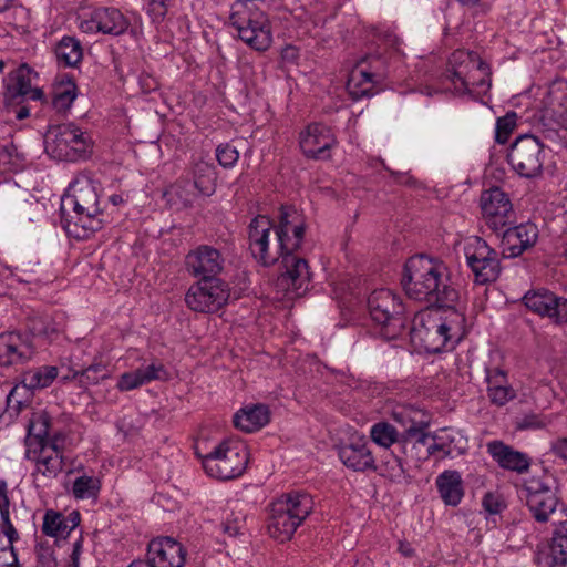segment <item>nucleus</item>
<instances>
[{"instance_id":"5701e85b","label":"nucleus","mask_w":567,"mask_h":567,"mask_svg":"<svg viewBox=\"0 0 567 567\" xmlns=\"http://www.w3.org/2000/svg\"><path fill=\"white\" fill-rule=\"evenodd\" d=\"M537 560L547 567H567V520L555 527L551 537L539 548Z\"/></svg>"},{"instance_id":"603ef678","label":"nucleus","mask_w":567,"mask_h":567,"mask_svg":"<svg viewBox=\"0 0 567 567\" xmlns=\"http://www.w3.org/2000/svg\"><path fill=\"white\" fill-rule=\"evenodd\" d=\"M483 508L492 515L499 514L504 508L505 504L499 495L494 493H486L482 499Z\"/></svg>"},{"instance_id":"ea45409f","label":"nucleus","mask_w":567,"mask_h":567,"mask_svg":"<svg viewBox=\"0 0 567 567\" xmlns=\"http://www.w3.org/2000/svg\"><path fill=\"white\" fill-rule=\"evenodd\" d=\"M27 328L34 337L51 338L58 332L51 317L47 315H33L28 317Z\"/></svg>"},{"instance_id":"6e6552de","label":"nucleus","mask_w":567,"mask_h":567,"mask_svg":"<svg viewBox=\"0 0 567 567\" xmlns=\"http://www.w3.org/2000/svg\"><path fill=\"white\" fill-rule=\"evenodd\" d=\"M451 64H458L447 78L461 94L487 93L492 86V71L476 52L456 51Z\"/></svg>"},{"instance_id":"052dcab7","label":"nucleus","mask_w":567,"mask_h":567,"mask_svg":"<svg viewBox=\"0 0 567 567\" xmlns=\"http://www.w3.org/2000/svg\"><path fill=\"white\" fill-rule=\"evenodd\" d=\"M458 2L466 7H476L475 14H485L489 11L491 6L489 3L480 0H458Z\"/></svg>"},{"instance_id":"ddd939ff","label":"nucleus","mask_w":567,"mask_h":567,"mask_svg":"<svg viewBox=\"0 0 567 567\" xmlns=\"http://www.w3.org/2000/svg\"><path fill=\"white\" fill-rule=\"evenodd\" d=\"M230 288L223 279L198 280L185 295L187 307L196 312L214 313L227 305Z\"/></svg>"},{"instance_id":"cd10ccee","label":"nucleus","mask_w":567,"mask_h":567,"mask_svg":"<svg viewBox=\"0 0 567 567\" xmlns=\"http://www.w3.org/2000/svg\"><path fill=\"white\" fill-rule=\"evenodd\" d=\"M93 28L105 34L120 35L124 33L130 22L123 13L116 8H97L92 12L91 20L87 22Z\"/></svg>"},{"instance_id":"a18cd8bd","label":"nucleus","mask_w":567,"mask_h":567,"mask_svg":"<svg viewBox=\"0 0 567 567\" xmlns=\"http://www.w3.org/2000/svg\"><path fill=\"white\" fill-rule=\"evenodd\" d=\"M548 423L547 417L542 414L527 413L516 419L515 427L519 431H534L544 429Z\"/></svg>"},{"instance_id":"aec40b11","label":"nucleus","mask_w":567,"mask_h":567,"mask_svg":"<svg viewBox=\"0 0 567 567\" xmlns=\"http://www.w3.org/2000/svg\"><path fill=\"white\" fill-rule=\"evenodd\" d=\"M300 148L307 158L323 161L331 157V148L337 145L332 130L320 123H312L300 133Z\"/></svg>"},{"instance_id":"412c9836","label":"nucleus","mask_w":567,"mask_h":567,"mask_svg":"<svg viewBox=\"0 0 567 567\" xmlns=\"http://www.w3.org/2000/svg\"><path fill=\"white\" fill-rule=\"evenodd\" d=\"M186 550L172 537L152 539L147 546L146 561L152 567H183Z\"/></svg>"},{"instance_id":"4468645a","label":"nucleus","mask_w":567,"mask_h":567,"mask_svg":"<svg viewBox=\"0 0 567 567\" xmlns=\"http://www.w3.org/2000/svg\"><path fill=\"white\" fill-rule=\"evenodd\" d=\"M480 207L485 225L495 233L515 221V212L508 194L497 186L482 192Z\"/></svg>"},{"instance_id":"2f4dec72","label":"nucleus","mask_w":567,"mask_h":567,"mask_svg":"<svg viewBox=\"0 0 567 567\" xmlns=\"http://www.w3.org/2000/svg\"><path fill=\"white\" fill-rule=\"evenodd\" d=\"M439 494L447 506H457L463 496V481L457 471L446 470L441 473L435 481Z\"/></svg>"},{"instance_id":"6ab92c4d","label":"nucleus","mask_w":567,"mask_h":567,"mask_svg":"<svg viewBox=\"0 0 567 567\" xmlns=\"http://www.w3.org/2000/svg\"><path fill=\"white\" fill-rule=\"evenodd\" d=\"M225 259L221 252L208 245H200L190 250L185 257V267L188 274L198 280L220 279Z\"/></svg>"},{"instance_id":"0e129e2a","label":"nucleus","mask_w":567,"mask_h":567,"mask_svg":"<svg viewBox=\"0 0 567 567\" xmlns=\"http://www.w3.org/2000/svg\"><path fill=\"white\" fill-rule=\"evenodd\" d=\"M399 550L404 557H413L415 555V550L409 543L400 542Z\"/></svg>"},{"instance_id":"f3484780","label":"nucleus","mask_w":567,"mask_h":567,"mask_svg":"<svg viewBox=\"0 0 567 567\" xmlns=\"http://www.w3.org/2000/svg\"><path fill=\"white\" fill-rule=\"evenodd\" d=\"M32 76L38 73L28 64L22 63L19 68L8 73L4 79V101L8 105H20L25 101H43L44 92L40 87H32Z\"/></svg>"},{"instance_id":"0eeeda50","label":"nucleus","mask_w":567,"mask_h":567,"mask_svg":"<svg viewBox=\"0 0 567 567\" xmlns=\"http://www.w3.org/2000/svg\"><path fill=\"white\" fill-rule=\"evenodd\" d=\"M45 152L60 161L76 162L89 157L92 141L74 123L50 125L44 135Z\"/></svg>"},{"instance_id":"a878e982","label":"nucleus","mask_w":567,"mask_h":567,"mask_svg":"<svg viewBox=\"0 0 567 567\" xmlns=\"http://www.w3.org/2000/svg\"><path fill=\"white\" fill-rule=\"evenodd\" d=\"M416 414L417 413L411 409H401L392 413L393 420L404 427V430L400 432L403 442L414 440L419 444H427V440L434 441L436 436L426 431L429 421L416 420Z\"/></svg>"},{"instance_id":"7ed1b4c3","label":"nucleus","mask_w":567,"mask_h":567,"mask_svg":"<svg viewBox=\"0 0 567 567\" xmlns=\"http://www.w3.org/2000/svg\"><path fill=\"white\" fill-rule=\"evenodd\" d=\"M409 334L419 351L440 353L452 350L466 334L465 316L455 306L421 310L412 319Z\"/></svg>"},{"instance_id":"58836bf2","label":"nucleus","mask_w":567,"mask_h":567,"mask_svg":"<svg viewBox=\"0 0 567 567\" xmlns=\"http://www.w3.org/2000/svg\"><path fill=\"white\" fill-rule=\"evenodd\" d=\"M370 437L375 444L385 449H389L394 443H406L403 442L400 432L388 422H378L373 424L370 430Z\"/></svg>"},{"instance_id":"37998d69","label":"nucleus","mask_w":567,"mask_h":567,"mask_svg":"<svg viewBox=\"0 0 567 567\" xmlns=\"http://www.w3.org/2000/svg\"><path fill=\"white\" fill-rule=\"evenodd\" d=\"M1 525H2V530H3L4 535L7 536L9 544H8V547L1 548L0 551L2 554H6L7 551H9L11 561H7V565L10 567H13L18 563V557L14 551L13 543L16 540H18L19 535H18L17 529L14 528V526L12 525V523L10 520V515L1 516Z\"/></svg>"},{"instance_id":"49530a36","label":"nucleus","mask_w":567,"mask_h":567,"mask_svg":"<svg viewBox=\"0 0 567 567\" xmlns=\"http://www.w3.org/2000/svg\"><path fill=\"white\" fill-rule=\"evenodd\" d=\"M543 136L555 146L567 148V125L557 123L555 126H545Z\"/></svg>"},{"instance_id":"393cba45","label":"nucleus","mask_w":567,"mask_h":567,"mask_svg":"<svg viewBox=\"0 0 567 567\" xmlns=\"http://www.w3.org/2000/svg\"><path fill=\"white\" fill-rule=\"evenodd\" d=\"M339 458L354 472L375 471L377 463L369 444L363 439H358L339 449Z\"/></svg>"},{"instance_id":"c85d7f7f","label":"nucleus","mask_w":567,"mask_h":567,"mask_svg":"<svg viewBox=\"0 0 567 567\" xmlns=\"http://www.w3.org/2000/svg\"><path fill=\"white\" fill-rule=\"evenodd\" d=\"M81 522L78 511L71 512L68 516L62 513L48 509L43 516L42 533L49 537L66 538Z\"/></svg>"},{"instance_id":"e2e57ef3","label":"nucleus","mask_w":567,"mask_h":567,"mask_svg":"<svg viewBox=\"0 0 567 567\" xmlns=\"http://www.w3.org/2000/svg\"><path fill=\"white\" fill-rule=\"evenodd\" d=\"M553 453L567 461V439H559L557 440L551 447Z\"/></svg>"},{"instance_id":"8fccbe9b","label":"nucleus","mask_w":567,"mask_h":567,"mask_svg":"<svg viewBox=\"0 0 567 567\" xmlns=\"http://www.w3.org/2000/svg\"><path fill=\"white\" fill-rule=\"evenodd\" d=\"M144 384L142 372L136 369L132 372H125L120 377L117 389L120 391H131Z\"/></svg>"},{"instance_id":"09e8293b","label":"nucleus","mask_w":567,"mask_h":567,"mask_svg":"<svg viewBox=\"0 0 567 567\" xmlns=\"http://www.w3.org/2000/svg\"><path fill=\"white\" fill-rule=\"evenodd\" d=\"M487 394L491 402L497 406L505 405L516 396L515 390L509 384L487 388Z\"/></svg>"},{"instance_id":"9d476101","label":"nucleus","mask_w":567,"mask_h":567,"mask_svg":"<svg viewBox=\"0 0 567 567\" xmlns=\"http://www.w3.org/2000/svg\"><path fill=\"white\" fill-rule=\"evenodd\" d=\"M390 73L388 53H375L364 56L352 71L348 90L354 100L375 94L374 86L381 84Z\"/></svg>"},{"instance_id":"bb28decb","label":"nucleus","mask_w":567,"mask_h":567,"mask_svg":"<svg viewBox=\"0 0 567 567\" xmlns=\"http://www.w3.org/2000/svg\"><path fill=\"white\" fill-rule=\"evenodd\" d=\"M487 451L493 460L504 470L525 473L530 466V458L526 453L516 451L502 441L489 442Z\"/></svg>"},{"instance_id":"1a4fd4ad","label":"nucleus","mask_w":567,"mask_h":567,"mask_svg":"<svg viewBox=\"0 0 567 567\" xmlns=\"http://www.w3.org/2000/svg\"><path fill=\"white\" fill-rule=\"evenodd\" d=\"M248 456L249 453L244 445L223 441L204 456L203 467L210 477L229 481L239 477L245 472Z\"/></svg>"},{"instance_id":"a211bd4d","label":"nucleus","mask_w":567,"mask_h":567,"mask_svg":"<svg viewBox=\"0 0 567 567\" xmlns=\"http://www.w3.org/2000/svg\"><path fill=\"white\" fill-rule=\"evenodd\" d=\"M523 302L527 309L548 318L553 323L567 324V298L540 288L527 291L523 297Z\"/></svg>"},{"instance_id":"e433bc0d","label":"nucleus","mask_w":567,"mask_h":567,"mask_svg":"<svg viewBox=\"0 0 567 567\" xmlns=\"http://www.w3.org/2000/svg\"><path fill=\"white\" fill-rule=\"evenodd\" d=\"M59 370L53 365H42L35 369H31L23 373L22 384L23 388L29 390H42L52 384L58 378Z\"/></svg>"},{"instance_id":"69168bd1","label":"nucleus","mask_w":567,"mask_h":567,"mask_svg":"<svg viewBox=\"0 0 567 567\" xmlns=\"http://www.w3.org/2000/svg\"><path fill=\"white\" fill-rule=\"evenodd\" d=\"M81 550H82V543H81V540H78L73 545V550L71 554V561L76 563V560H80Z\"/></svg>"},{"instance_id":"423d86ee","label":"nucleus","mask_w":567,"mask_h":567,"mask_svg":"<svg viewBox=\"0 0 567 567\" xmlns=\"http://www.w3.org/2000/svg\"><path fill=\"white\" fill-rule=\"evenodd\" d=\"M368 310L383 339H398L408 327L409 318L402 298L390 289L374 290L368 298Z\"/></svg>"},{"instance_id":"bf43d9fd","label":"nucleus","mask_w":567,"mask_h":567,"mask_svg":"<svg viewBox=\"0 0 567 567\" xmlns=\"http://www.w3.org/2000/svg\"><path fill=\"white\" fill-rule=\"evenodd\" d=\"M150 1H151V6L153 7L151 9V11L154 12L155 18L158 20H163L167 13V2L169 0H150Z\"/></svg>"},{"instance_id":"20e7f679","label":"nucleus","mask_w":567,"mask_h":567,"mask_svg":"<svg viewBox=\"0 0 567 567\" xmlns=\"http://www.w3.org/2000/svg\"><path fill=\"white\" fill-rule=\"evenodd\" d=\"M72 190V195L62 197L61 223L70 236L86 239L103 227L100 196L90 178L75 181Z\"/></svg>"},{"instance_id":"2eb2a0df","label":"nucleus","mask_w":567,"mask_h":567,"mask_svg":"<svg viewBox=\"0 0 567 567\" xmlns=\"http://www.w3.org/2000/svg\"><path fill=\"white\" fill-rule=\"evenodd\" d=\"M525 492L526 505L532 516L538 523L548 522L560 503L555 482L533 477L526 482Z\"/></svg>"},{"instance_id":"c03bdc74","label":"nucleus","mask_w":567,"mask_h":567,"mask_svg":"<svg viewBox=\"0 0 567 567\" xmlns=\"http://www.w3.org/2000/svg\"><path fill=\"white\" fill-rule=\"evenodd\" d=\"M517 115L515 112H507L504 116L498 117L495 128V141L498 144H505L514 128L516 127Z\"/></svg>"},{"instance_id":"13d9d810","label":"nucleus","mask_w":567,"mask_h":567,"mask_svg":"<svg viewBox=\"0 0 567 567\" xmlns=\"http://www.w3.org/2000/svg\"><path fill=\"white\" fill-rule=\"evenodd\" d=\"M221 525L224 533L231 537L237 536L243 527L241 520L238 517L234 519H226Z\"/></svg>"},{"instance_id":"39448f33","label":"nucleus","mask_w":567,"mask_h":567,"mask_svg":"<svg viewBox=\"0 0 567 567\" xmlns=\"http://www.w3.org/2000/svg\"><path fill=\"white\" fill-rule=\"evenodd\" d=\"M310 494L293 491L281 495L270 505L268 532L270 536L284 543L289 540L297 528L313 511Z\"/></svg>"},{"instance_id":"338daca9","label":"nucleus","mask_w":567,"mask_h":567,"mask_svg":"<svg viewBox=\"0 0 567 567\" xmlns=\"http://www.w3.org/2000/svg\"><path fill=\"white\" fill-rule=\"evenodd\" d=\"M17 118L18 120H24L30 116V110L28 106H20V109L17 111Z\"/></svg>"},{"instance_id":"79ce46f5","label":"nucleus","mask_w":567,"mask_h":567,"mask_svg":"<svg viewBox=\"0 0 567 567\" xmlns=\"http://www.w3.org/2000/svg\"><path fill=\"white\" fill-rule=\"evenodd\" d=\"M99 489V481L91 476L82 475L74 481L72 493L75 498L84 499L96 496Z\"/></svg>"},{"instance_id":"c9c22d12","label":"nucleus","mask_w":567,"mask_h":567,"mask_svg":"<svg viewBox=\"0 0 567 567\" xmlns=\"http://www.w3.org/2000/svg\"><path fill=\"white\" fill-rule=\"evenodd\" d=\"M192 186L199 195L212 196L216 190V171L215 167L204 161L195 163L193 168Z\"/></svg>"},{"instance_id":"c756f323","label":"nucleus","mask_w":567,"mask_h":567,"mask_svg":"<svg viewBox=\"0 0 567 567\" xmlns=\"http://www.w3.org/2000/svg\"><path fill=\"white\" fill-rule=\"evenodd\" d=\"M270 421V411L265 404H255L240 409L234 415L235 427L252 433L266 426Z\"/></svg>"},{"instance_id":"473e14b6","label":"nucleus","mask_w":567,"mask_h":567,"mask_svg":"<svg viewBox=\"0 0 567 567\" xmlns=\"http://www.w3.org/2000/svg\"><path fill=\"white\" fill-rule=\"evenodd\" d=\"M374 472L396 484L411 483V476L405 468V462L393 452L384 453L380 464H377Z\"/></svg>"},{"instance_id":"f257e3e1","label":"nucleus","mask_w":567,"mask_h":567,"mask_svg":"<svg viewBox=\"0 0 567 567\" xmlns=\"http://www.w3.org/2000/svg\"><path fill=\"white\" fill-rule=\"evenodd\" d=\"M272 228L269 217L258 215L252 218L248 226L249 249L254 258L266 267L281 258L282 271L278 276L277 287L299 297L307 291L311 280L308 261L293 254L301 247L306 225L295 209L282 206L279 221L275 226L276 240L270 247Z\"/></svg>"},{"instance_id":"72a5a7b5","label":"nucleus","mask_w":567,"mask_h":567,"mask_svg":"<svg viewBox=\"0 0 567 567\" xmlns=\"http://www.w3.org/2000/svg\"><path fill=\"white\" fill-rule=\"evenodd\" d=\"M78 95L74 80L62 75L54 84L52 92V106L60 113H65L72 106Z\"/></svg>"},{"instance_id":"de8ad7c7","label":"nucleus","mask_w":567,"mask_h":567,"mask_svg":"<svg viewBox=\"0 0 567 567\" xmlns=\"http://www.w3.org/2000/svg\"><path fill=\"white\" fill-rule=\"evenodd\" d=\"M216 158L224 168H231L239 158V152L231 144L224 143L217 146Z\"/></svg>"},{"instance_id":"4d7b16f0","label":"nucleus","mask_w":567,"mask_h":567,"mask_svg":"<svg viewBox=\"0 0 567 567\" xmlns=\"http://www.w3.org/2000/svg\"><path fill=\"white\" fill-rule=\"evenodd\" d=\"M17 393L18 386H13L6 398L7 411L9 412L10 417L13 416L10 412L11 409L14 410V415H18L22 406L21 400L16 399Z\"/></svg>"},{"instance_id":"f03ea898","label":"nucleus","mask_w":567,"mask_h":567,"mask_svg":"<svg viewBox=\"0 0 567 567\" xmlns=\"http://www.w3.org/2000/svg\"><path fill=\"white\" fill-rule=\"evenodd\" d=\"M401 284L409 298L437 308H451L460 299L445 264L425 254L414 255L405 261Z\"/></svg>"},{"instance_id":"7c9ffc66","label":"nucleus","mask_w":567,"mask_h":567,"mask_svg":"<svg viewBox=\"0 0 567 567\" xmlns=\"http://www.w3.org/2000/svg\"><path fill=\"white\" fill-rule=\"evenodd\" d=\"M27 346L17 332L0 333V365L11 367L27 360Z\"/></svg>"},{"instance_id":"6e6d98bb","label":"nucleus","mask_w":567,"mask_h":567,"mask_svg":"<svg viewBox=\"0 0 567 567\" xmlns=\"http://www.w3.org/2000/svg\"><path fill=\"white\" fill-rule=\"evenodd\" d=\"M3 515H10V499L7 482L0 480V517Z\"/></svg>"},{"instance_id":"f8f14e48","label":"nucleus","mask_w":567,"mask_h":567,"mask_svg":"<svg viewBox=\"0 0 567 567\" xmlns=\"http://www.w3.org/2000/svg\"><path fill=\"white\" fill-rule=\"evenodd\" d=\"M544 159V145L532 134L518 136L507 153V162L513 171L526 178L540 175Z\"/></svg>"},{"instance_id":"4c0bfd02","label":"nucleus","mask_w":567,"mask_h":567,"mask_svg":"<svg viewBox=\"0 0 567 567\" xmlns=\"http://www.w3.org/2000/svg\"><path fill=\"white\" fill-rule=\"evenodd\" d=\"M32 461H35L37 472L47 478H55L64 468V454L54 453L53 455L31 454Z\"/></svg>"},{"instance_id":"9b49d317","label":"nucleus","mask_w":567,"mask_h":567,"mask_svg":"<svg viewBox=\"0 0 567 567\" xmlns=\"http://www.w3.org/2000/svg\"><path fill=\"white\" fill-rule=\"evenodd\" d=\"M463 251L476 284L486 285L497 280L502 271L498 254L483 238L468 237Z\"/></svg>"},{"instance_id":"f704fd0d","label":"nucleus","mask_w":567,"mask_h":567,"mask_svg":"<svg viewBox=\"0 0 567 567\" xmlns=\"http://www.w3.org/2000/svg\"><path fill=\"white\" fill-rule=\"evenodd\" d=\"M59 65L64 68H75L83 59V48L81 42L70 35H64L54 49Z\"/></svg>"},{"instance_id":"4be33fe9","label":"nucleus","mask_w":567,"mask_h":567,"mask_svg":"<svg viewBox=\"0 0 567 567\" xmlns=\"http://www.w3.org/2000/svg\"><path fill=\"white\" fill-rule=\"evenodd\" d=\"M503 230L501 245L506 258H516L535 246L538 239V228L534 223H522L507 226Z\"/></svg>"},{"instance_id":"774afa93","label":"nucleus","mask_w":567,"mask_h":567,"mask_svg":"<svg viewBox=\"0 0 567 567\" xmlns=\"http://www.w3.org/2000/svg\"><path fill=\"white\" fill-rule=\"evenodd\" d=\"M109 200L114 205V206H117L120 204H122L124 200H123V197L118 194H113L109 197Z\"/></svg>"},{"instance_id":"864d4df0","label":"nucleus","mask_w":567,"mask_h":567,"mask_svg":"<svg viewBox=\"0 0 567 567\" xmlns=\"http://www.w3.org/2000/svg\"><path fill=\"white\" fill-rule=\"evenodd\" d=\"M487 388L496 385H508L507 373L501 368L486 369Z\"/></svg>"},{"instance_id":"b1692460","label":"nucleus","mask_w":567,"mask_h":567,"mask_svg":"<svg viewBox=\"0 0 567 567\" xmlns=\"http://www.w3.org/2000/svg\"><path fill=\"white\" fill-rule=\"evenodd\" d=\"M52 427V417L45 410L32 413L28 422V433L24 439L25 458H32L31 454L45 453V442Z\"/></svg>"},{"instance_id":"680f3d73","label":"nucleus","mask_w":567,"mask_h":567,"mask_svg":"<svg viewBox=\"0 0 567 567\" xmlns=\"http://www.w3.org/2000/svg\"><path fill=\"white\" fill-rule=\"evenodd\" d=\"M424 445L427 447L429 455H434L437 452H442L443 455L441 456V458H443V457L450 456V454H451V449L446 444H439L436 442L430 443L427 441V444H424Z\"/></svg>"},{"instance_id":"dca6fc26","label":"nucleus","mask_w":567,"mask_h":567,"mask_svg":"<svg viewBox=\"0 0 567 567\" xmlns=\"http://www.w3.org/2000/svg\"><path fill=\"white\" fill-rule=\"evenodd\" d=\"M231 25L237 30L238 37L251 49L265 52L272 43L271 25L268 18L256 12L247 18L230 16Z\"/></svg>"},{"instance_id":"3c124183","label":"nucleus","mask_w":567,"mask_h":567,"mask_svg":"<svg viewBox=\"0 0 567 567\" xmlns=\"http://www.w3.org/2000/svg\"><path fill=\"white\" fill-rule=\"evenodd\" d=\"M142 372L144 384L153 380H166L168 373L162 363L153 362L145 368H138Z\"/></svg>"},{"instance_id":"5fc2aeb1","label":"nucleus","mask_w":567,"mask_h":567,"mask_svg":"<svg viewBox=\"0 0 567 567\" xmlns=\"http://www.w3.org/2000/svg\"><path fill=\"white\" fill-rule=\"evenodd\" d=\"M65 434L62 431H55L48 436L45 442V450L50 449L53 453L64 454Z\"/></svg>"},{"instance_id":"a19ab883","label":"nucleus","mask_w":567,"mask_h":567,"mask_svg":"<svg viewBox=\"0 0 567 567\" xmlns=\"http://www.w3.org/2000/svg\"><path fill=\"white\" fill-rule=\"evenodd\" d=\"M107 377V370L102 364H91L81 372H74L73 378H78L79 384L82 388L97 384L101 380Z\"/></svg>"}]
</instances>
